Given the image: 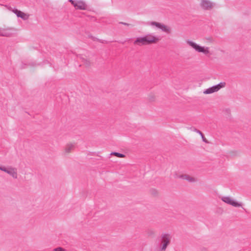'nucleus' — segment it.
Returning a JSON list of instances; mask_svg holds the SVG:
<instances>
[{
    "label": "nucleus",
    "instance_id": "1",
    "mask_svg": "<svg viewBox=\"0 0 251 251\" xmlns=\"http://www.w3.org/2000/svg\"><path fill=\"white\" fill-rule=\"evenodd\" d=\"M186 44L193 49L196 52L199 53H202L205 55H209L211 54L209 50V48L205 46H201L196 43L190 40H186Z\"/></svg>",
    "mask_w": 251,
    "mask_h": 251
},
{
    "label": "nucleus",
    "instance_id": "2",
    "mask_svg": "<svg viewBox=\"0 0 251 251\" xmlns=\"http://www.w3.org/2000/svg\"><path fill=\"white\" fill-rule=\"evenodd\" d=\"M172 238V235L170 233H163L161 234L160 239L161 242V251H165L167 246L170 243Z\"/></svg>",
    "mask_w": 251,
    "mask_h": 251
},
{
    "label": "nucleus",
    "instance_id": "3",
    "mask_svg": "<svg viewBox=\"0 0 251 251\" xmlns=\"http://www.w3.org/2000/svg\"><path fill=\"white\" fill-rule=\"evenodd\" d=\"M0 170L9 175L14 179H17L18 178V171L16 168L12 166L5 167L0 166Z\"/></svg>",
    "mask_w": 251,
    "mask_h": 251
},
{
    "label": "nucleus",
    "instance_id": "4",
    "mask_svg": "<svg viewBox=\"0 0 251 251\" xmlns=\"http://www.w3.org/2000/svg\"><path fill=\"white\" fill-rule=\"evenodd\" d=\"M226 86V83L225 82H222L217 85L212 86L211 87L205 89L203 93L205 94H210L213 93L218 91L220 89L224 88Z\"/></svg>",
    "mask_w": 251,
    "mask_h": 251
},
{
    "label": "nucleus",
    "instance_id": "5",
    "mask_svg": "<svg viewBox=\"0 0 251 251\" xmlns=\"http://www.w3.org/2000/svg\"><path fill=\"white\" fill-rule=\"evenodd\" d=\"M200 5L204 10H210L215 6V3L210 0H200Z\"/></svg>",
    "mask_w": 251,
    "mask_h": 251
},
{
    "label": "nucleus",
    "instance_id": "6",
    "mask_svg": "<svg viewBox=\"0 0 251 251\" xmlns=\"http://www.w3.org/2000/svg\"><path fill=\"white\" fill-rule=\"evenodd\" d=\"M150 25L151 26H155L168 34H170L171 32V28L170 27L161 23L156 22H151L150 23Z\"/></svg>",
    "mask_w": 251,
    "mask_h": 251
},
{
    "label": "nucleus",
    "instance_id": "7",
    "mask_svg": "<svg viewBox=\"0 0 251 251\" xmlns=\"http://www.w3.org/2000/svg\"><path fill=\"white\" fill-rule=\"evenodd\" d=\"M221 200L225 203L231 205L235 207H239L242 206V204L238 202L235 201L230 197L224 196L221 198Z\"/></svg>",
    "mask_w": 251,
    "mask_h": 251
},
{
    "label": "nucleus",
    "instance_id": "8",
    "mask_svg": "<svg viewBox=\"0 0 251 251\" xmlns=\"http://www.w3.org/2000/svg\"><path fill=\"white\" fill-rule=\"evenodd\" d=\"M145 37L149 45L156 43L160 40L159 37L154 36L151 33L146 35Z\"/></svg>",
    "mask_w": 251,
    "mask_h": 251
},
{
    "label": "nucleus",
    "instance_id": "9",
    "mask_svg": "<svg viewBox=\"0 0 251 251\" xmlns=\"http://www.w3.org/2000/svg\"><path fill=\"white\" fill-rule=\"evenodd\" d=\"M134 44L139 46L149 45L145 36L137 38L135 40Z\"/></svg>",
    "mask_w": 251,
    "mask_h": 251
},
{
    "label": "nucleus",
    "instance_id": "10",
    "mask_svg": "<svg viewBox=\"0 0 251 251\" xmlns=\"http://www.w3.org/2000/svg\"><path fill=\"white\" fill-rule=\"evenodd\" d=\"M74 7L76 9L85 10L87 8V5L84 1L78 0L76 1Z\"/></svg>",
    "mask_w": 251,
    "mask_h": 251
},
{
    "label": "nucleus",
    "instance_id": "11",
    "mask_svg": "<svg viewBox=\"0 0 251 251\" xmlns=\"http://www.w3.org/2000/svg\"><path fill=\"white\" fill-rule=\"evenodd\" d=\"M13 29L11 28H1V36H10L13 33Z\"/></svg>",
    "mask_w": 251,
    "mask_h": 251
},
{
    "label": "nucleus",
    "instance_id": "12",
    "mask_svg": "<svg viewBox=\"0 0 251 251\" xmlns=\"http://www.w3.org/2000/svg\"><path fill=\"white\" fill-rule=\"evenodd\" d=\"M179 177L186 180L189 182H195L197 181V178L188 175H182L180 176Z\"/></svg>",
    "mask_w": 251,
    "mask_h": 251
},
{
    "label": "nucleus",
    "instance_id": "13",
    "mask_svg": "<svg viewBox=\"0 0 251 251\" xmlns=\"http://www.w3.org/2000/svg\"><path fill=\"white\" fill-rule=\"evenodd\" d=\"M75 148V145L73 144H67L64 149L65 152L69 153L71 152Z\"/></svg>",
    "mask_w": 251,
    "mask_h": 251
},
{
    "label": "nucleus",
    "instance_id": "14",
    "mask_svg": "<svg viewBox=\"0 0 251 251\" xmlns=\"http://www.w3.org/2000/svg\"><path fill=\"white\" fill-rule=\"evenodd\" d=\"M19 17L24 20H26L28 19L29 15L21 11Z\"/></svg>",
    "mask_w": 251,
    "mask_h": 251
},
{
    "label": "nucleus",
    "instance_id": "15",
    "mask_svg": "<svg viewBox=\"0 0 251 251\" xmlns=\"http://www.w3.org/2000/svg\"><path fill=\"white\" fill-rule=\"evenodd\" d=\"M82 61H83L84 64L86 67H89L91 64V62H90V61L87 60V59L83 58Z\"/></svg>",
    "mask_w": 251,
    "mask_h": 251
},
{
    "label": "nucleus",
    "instance_id": "16",
    "mask_svg": "<svg viewBox=\"0 0 251 251\" xmlns=\"http://www.w3.org/2000/svg\"><path fill=\"white\" fill-rule=\"evenodd\" d=\"M111 154H113L118 157H124L125 156L124 154L116 152H112Z\"/></svg>",
    "mask_w": 251,
    "mask_h": 251
},
{
    "label": "nucleus",
    "instance_id": "17",
    "mask_svg": "<svg viewBox=\"0 0 251 251\" xmlns=\"http://www.w3.org/2000/svg\"><path fill=\"white\" fill-rule=\"evenodd\" d=\"M12 11L17 15L18 17H19V16L21 12V11L18 10L17 9H14L13 10H12Z\"/></svg>",
    "mask_w": 251,
    "mask_h": 251
},
{
    "label": "nucleus",
    "instance_id": "18",
    "mask_svg": "<svg viewBox=\"0 0 251 251\" xmlns=\"http://www.w3.org/2000/svg\"><path fill=\"white\" fill-rule=\"evenodd\" d=\"M64 250L61 247L56 248L54 249L53 251H63Z\"/></svg>",
    "mask_w": 251,
    "mask_h": 251
},
{
    "label": "nucleus",
    "instance_id": "19",
    "mask_svg": "<svg viewBox=\"0 0 251 251\" xmlns=\"http://www.w3.org/2000/svg\"><path fill=\"white\" fill-rule=\"evenodd\" d=\"M194 131L197 133H199L201 136H202L203 133L200 130L195 129Z\"/></svg>",
    "mask_w": 251,
    "mask_h": 251
},
{
    "label": "nucleus",
    "instance_id": "20",
    "mask_svg": "<svg viewBox=\"0 0 251 251\" xmlns=\"http://www.w3.org/2000/svg\"><path fill=\"white\" fill-rule=\"evenodd\" d=\"M201 138H202V141L203 142H204L205 143H208V141L207 140H206V139L205 138V137L204 136L203 134H202V136H201Z\"/></svg>",
    "mask_w": 251,
    "mask_h": 251
},
{
    "label": "nucleus",
    "instance_id": "21",
    "mask_svg": "<svg viewBox=\"0 0 251 251\" xmlns=\"http://www.w3.org/2000/svg\"><path fill=\"white\" fill-rule=\"evenodd\" d=\"M69 1L74 5V6H75L76 1L73 0H69Z\"/></svg>",
    "mask_w": 251,
    "mask_h": 251
},
{
    "label": "nucleus",
    "instance_id": "22",
    "mask_svg": "<svg viewBox=\"0 0 251 251\" xmlns=\"http://www.w3.org/2000/svg\"><path fill=\"white\" fill-rule=\"evenodd\" d=\"M120 24L125 25H130L129 24L124 23V22H120Z\"/></svg>",
    "mask_w": 251,
    "mask_h": 251
}]
</instances>
